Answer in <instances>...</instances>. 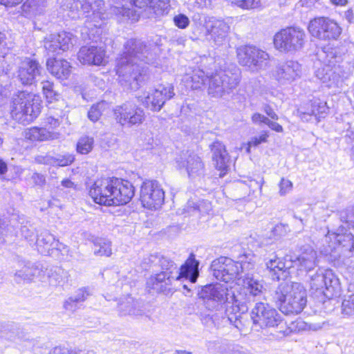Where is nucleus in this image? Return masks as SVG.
Here are the masks:
<instances>
[{
	"mask_svg": "<svg viewBox=\"0 0 354 354\" xmlns=\"http://www.w3.org/2000/svg\"><path fill=\"white\" fill-rule=\"evenodd\" d=\"M59 136L60 134L57 132L36 127L28 129L24 132L25 138L32 142L58 139Z\"/></svg>",
	"mask_w": 354,
	"mask_h": 354,
	"instance_id": "nucleus-27",
	"label": "nucleus"
},
{
	"mask_svg": "<svg viewBox=\"0 0 354 354\" xmlns=\"http://www.w3.org/2000/svg\"><path fill=\"white\" fill-rule=\"evenodd\" d=\"M77 59L82 64L101 66L106 63V51L102 47L84 46L77 53Z\"/></svg>",
	"mask_w": 354,
	"mask_h": 354,
	"instance_id": "nucleus-20",
	"label": "nucleus"
},
{
	"mask_svg": "<svg viewBox=\"0 0 354 354\" xmlns=\"http://www.w3.org/2000/svg\"><path fill=\"white\" fill-rule=\"evenodd\" d=\"M74 159V156L72 154L66 153L62 156H59L57 160L58 164L63 167L71 164Z\"/></svg>",
	"mask_w": 354,
	"mask_h": 354,
	"instance_id": "nucleus-49",
	"label": "nucleus"
},
{
	"mask_svg": "<svg viewBox=\"0 0 354 354\" xmlns=\"http://www.w3.org/2000/svg\"><path fill=\"white\" fill-rule=\"evenodd\" d=\"M107 106V103L104 101L93 104L88 111V118L93 122H97Z\"/></svg>",
	"mask_w": 354,
	"mask_h": 354,
	"instance_id": "nucleus-36",
	"label": "nucleus"
},
{
	"mask_svg": "<svg viewBox=\"0 0 354 354\" xmlns=\"http://www.w3.org/2000/svg\"><path fill=\"white\" fill-rule=\"evenodd\" d=\"M174 87L172 86H159L157 88H151L138 96V99L144 106L153 111H159L166 101L174 96Z\"/></svg>",
	"mask_w": 354,
	"mask_h": 354,
	"instance_id": "nucleus-13",
	"label": "nucleus"
},
{
	"mask_svg": "<svg viewBox=\"0 0 354 354\" xmlns=\"http://www.w3.org/2000/svg\"><path fill=\"white\" fill-rule=\"evenodd\" d=\"M330 2L335 5V6H344L345 5H346V3H348V1L347 0H330Z\"/></svg>",
	"mask_w": 354,
	"mask_h": 354,
	"instance_id": "nucleus-58",
	"label": "nucleus"
},
{
	"mask_svg": "<svg viewBox=\"0 0 354 354\" xmlns=\"http://www.w3.org/2000/svg\"><path fill=\"white\" fill-rule=\"evenodd\" d=\"M41 71L42 67L37 61L26 58L19 66L17 77L23 84L30 85L37 80Z\"/></svg>",
	"mask_w": 354,
	"mask_h": 354,
	"instance_id": "nucleus-19",
	"label": "nucleus"
},
{
	"mask_svg": "<svg viewBox=\"0 0 354 354\" xmlns=\"http://www.w3.org/2000/svg\"><path fill=\"white\" fill-rule=\"evenodd\" d=\"M326 242L331 252L343 248H349V250L354 249V235L351 233L328 232Z\"/></svg>",
	"mask_w": 354,
	"mask_h": 354,
	"instance_id": "nucleus-22",
	"label": "nucleus"
},
{
	"mask_svg": "<svg viewBox=\"0 0 354 354\" xmlns=\"http://www.w3.org/2000/svg\"><path fill=\"white\" fill-rule=\"evenodd\" d=\"M85 24H86V28H88V30L91 32L94 28H96V31L95 32L99 34L100 31V29L102 28V26L100 28H96V27H94L93 26H92V28H88L87 27V24H86V21H85ZM88 35H91V32H88Z\"/></svg>",
	"mask_w": 354,
	"mask_h": 354,
	"instance_id": "nucleus-63",
	"label": "nucleus"
},
{
	"mask_svg": "<svg viewBox=\"0 0 354 354\" xmlns=\"http://www.w3.org/2000/svg\"><path fill=\"white\" fill-rule=\"evenodd\" d=\"M324 285L326 290L324 291V295L326 297H333L337 292L336 283L333 284V280L327 277L324 278Z\"/></svg>",
	"mask_w": 354,
	"mask_h": 354,
	"instance_id": "nucleus-46",
	"label": "nucleus"
},
{
	"mask_svg": "<svg viewBox=\"0 0 354 354\" xmlns=\"http://www.w3.org/2000/svg\"><path fill=\"white\" fill-rule=\"evenodd\" d=\"M113 196V207L129 203L135 194V187L128 178H111Z\"/></svg>",
	"mask_w": 354,
	"mask_h": 354,
	"instance_id": "nucleus-16",
	"label": "nucleus"
},
{
	"mask_svg": "<svg viewBox=\"0 0 354 354\" xmlns=\"http://www.w3.org/2000/svg\"><path fill=\"white\" fill-rule=\"evenodd\" d=\"M351 157L352 160L354 161V145L352 146L351 149Z\"/></svg>",
	"mask_w": 354,
	"mask_h": 354,
	"instance_id": "nucleus-64",
	"label": "nucleus"
},
{
	"mask_svg": "<svg viewBox=\"0 0 354 354\" xmlns=\"http://www.w3.org/2000/svg\"><path fill=\"white\" fill-rule=\"evenodd\" d=\"M308 30L310 34L320 40L337 39L342 32L338 24L328 17H315L309 21Z\"/></svg>",
	"mask_w": 354,
	"mask_h": 354,
	"instance_id": "nucleus-12",
	"label": "nucleus"
},
{
	"mask_svg": "<svg viewBox=\"0 0 354 354\" xmlns=\"http://www.w3.org/2000/svg\"><path fill=\"white\" fill-rule=\"evenodd\" d=\"M227 257H219L214 259L211 263V269L213 274L216 278L224 281L225 277H226L227 269Z\"/></svg>",
	"mask_w": 354,
	"mask_h": 354,
	"instance_id": "nucleus-33",
	"label": "nucleus"
},
{
	"mask_svg": "<svg viewBox=\"0 0 354 354\" xmlns=\"http://www.w3.org/2000/svg\"><path fill=\"white\" fill-rule=\"evenodd\" d=\"M306 106L307 107H301L298 110L301 119L306 121L312 115L317 118H324L328 109L326 102L319 99H314Z\"/></svg>",
	"mask_w": 354,
	"mask_h": 354,
	"instance_id": "nucleus-24",
	"label": "nucleus"
},
{
	"mask_svg": "<svg viewBox=\"0 0 354 354\" xmlns=\"http://www.w3.org/2000/svg\"><path fill=\"white\" fill-rule=\"evenodd\" d=\"M274 302L283 314L295 315L301 313L307 304V293L301 286L292 282L279 283L274 291Z\"/></svg>",
	"mask_w": 354,
	"mask_h": 354,
	"instance_id": "nucleus-4",
	"label": "nucleus"
},
{
	"mask_svg": "<svg viewBox=\"0 0 354 354\" xmlns=\"http://www.w3.org/2000/svg\"><path fill=\"white\" fill-rule=\"evenodd\" d=\"M62 183L64 186L68 187H72V185H73V183L70 181V180L68 178L63 180Z\"/></svg>",
	"mask_w": 354,
	"mask_h": 354,
	"instance_id": "nucleus-61",
	"label": "nucleus"
},
{
	"mask_svg": "<svg viewBox=\"0 0 354 354\" xmlns=\"http://www.w3.org/2000/svg\"><path fill=\"white\" fill-rule=\"evenodd\" d=\"M251 319L254 326L261 329L272 330L279 337L297 333L302 329L300 320L287 325L283 317L277 309L263 302H258L251 311Z\"/></svg>",
	"mask_w": 354,
	"mask_h": 354,
	"instance_id": "nucleus-2",
	"label": "nucleus"
},
{
	"mask_svg": "<svg viewBox=\"0 0 354 354\" xmlns=\"http://www.w3.org/2000/svg\"><path fill=\"white\" fill-rule=\"evenodd\" d=\"M61 123V120L59 118H55L53 116H48L44 120V128H48L49 129H55L57 128Z\"/></svg>",
	"mask_w": 354,
	"mask_h": 354,
	"instance_id": "nucleus-47",
	"label": "nucleus"
},
{
	"mask_svg": "<svg viewBox=\"0 0 354 354\" xmlns=\"http://www.w3.org/2000/svg\"><path fill=\"white\" fill-rule=\"evenodd\" d=\"M155 46H147L140 39H130L124 46L123 53L116 59L115 71L120 84L127 89L136 90L147 77V68L138 61L154 64Z\"/></svg>",
	"mask_w": 354,
	"mask_h": 354,
	"instance_id": "nucleus-1",
	"label": "nucleus"
},
{
	"mask_svg": "<svg viewBox=\"0 0 354 354\" xmlns=\"http://www.w3.org/2000/svg\"><path fill=\"white\" fill-rule=\"evenodd\" d=\"M193 21L195 25L193 33L196 38L208 35L209 39L217 46H221L225 41L230 26L224 20L198 14L194 16Z\"/></svg>",
	"mask_w": 354,
	"mask_h": 354,
	"instance_id": "nucleus-7",
	"label": "nucleus"
},
{
	"mask_svg": "<svg viewBox=\"0 0 354 354\" xmlns=\"http://www.w3.org/2000/svg\"><path fill=\"white\" fill-rule=\"evenodd\" d=\"M301 65L297 61L288 60L278 64L272 71V77L281 84H290L300 78Z\"/></svg>",
	"mask_w": 354,
	"mask_h": 354,
	"instance_id": "nucleus-15",
	"label": "nucleus"
},
{
	"mask_svg": "<svg viewBox=\"0 0 354 354\" xmlns=\"http://www.w3.org/2000/svg\"><path fill=\"white\" fill-rule=\"evenodd\" d=\"M180 167H185L189 176L201 175L204 165L201 158L192 150L183 151L177 158Z\"/></svg>",
	"mask_w": 354,
	"mask_h": 354,
	"instance_id": "nucleus-21",
	"label": "nucleus"
},
{
	"mask_svg": "<svg viewBox=\"0 0 354 354\" xmlns=\"http://www.w3.org/2000/svg\"><path fill=\"white\" fill-rule=\"evenodd\" d=\"M55 41L56 38L54 35L49 36L44 41V47L50 53H59L62 49L59 46H60L59 44Z\"/></svg>",
	"mask_w": 354,
	"mask_h": 354,
	"instance_id": "nucleus-42",
	"label": "nucleus"
},
{
	"mask_svg": "<svg viewBox=\"0 0 354 354\" xmlns=\"http://www.w3.org/2000/svg\"><path fill=\"white\" fill-rule=\"evenodd\" d=\"M212 153V161L215 168L220 171V177L227 174L231 165V159L225 146L216 140L209 145Z\"/></svg>",
	"mask_w": 354,
	"mask_h": 354,
	"instance_id": "nucleus-18",
	"label": "nucleus"
},
{
	"mask_svg": "<svg viewBox=\"0 0 354 354\" xmlns=\"http://www.w3.org/2000/svg\"><path fill=\"white\" fill-rule=\"evenodd\" d=\"M169 0H158L155 3L152 2L149 5V8L153 10L156 17H161L167 15L170 10Z\"/></svg>",
	"mask_w": 354,
	"mask_h": 354,
	"instance_id": "nucleus-34",
	"label": "nucleus"
},
{
	"mask_svg": "<svg viewBox=\"0 0 354 354\" xmlns=\"http://www.w3.org/2000/svg\"><path fill=\"white\" fill-rule=\"evenodd\" d=\"M344 138L348 144L354 145V128L349 126L345 132Z\"/></svg>",
	"mask_w": 354,
	"mask_h": 354,
	"instance_id": "nucleus-51",
	"label": "nucleus"
},
{
	"mask_svg": "<svg viewBox=\"0 0 354 354\" xmlns=\"http://www.w3.org/2000/svg\"><path fill=\"white\" fill-rule=\"evenodd\" d=\"M104 7L102 0H73L68 16L73 19L86 17L88 28H92L93 26L100 28L107 18Z\"/></svg>",
	"mask_w": 354,
	"mask_h": 354,
	"instance_id": "nucleus-6",
	"label": "nucleus"
},
{
	"mask_svg": "<svg viewBox=\"0 0 354 354\" xmlns=\"http://www.w3.org/2000/svg\"><path fill=\"white\" fill-rule=\"evenodd\" d=\"M346 19H348V21L349 22H351L353 19V12L351 11V10H348L346 12Z\"/></svg>",
	"mask_w": 354,
	"mask_h": 354,
	"instance_id": "nucleus-62",
	"label": "nucleus"
},
{
	"mask_svg": "<svg viewBox=\"0 0 354 354\" xmlns=\"http://www.w3.org/2000/svg\"><path fill=\"white\" fill-rule=\"evenodd\" d=\"M240 81L241 73L236 67L218 71L209 79L208 95L216 98L229 95L237 87Z\"/></svg>",
	"mask_w": 354,
	"mask_h": 354,
	"instance_id": "nucleus-8",
	"label": "nucleus"
},
{
	"mask_svg": "<svg viewBox=\"0 0 354 354\" xmlns=\"http://www.w3.org/2000/svg\"><path fill=\"white\" fill-rule=\"evenodd\" d=\"M207 76L205 72L200 69L192 71V73H187L183 78V82L187 88L192 90L201 88L205 83Z\"/></svg>",
	"mask_w": 354,
	"mask_h": 354,
	"instance_id": "nucleus-28",
	"label": "nucleus"
},
{
	"mask_svg": "<svg viewBox=\"0 0 354 354\" xmlns=\"http://www.w3.org/2000/svg\"><path fill=\"white\" fill-rule=\"evenodd\" d=\"M199 276V261L194 253H190L185 262L180 266L176 280L189 279L191 283H196Z\"/></svg>",
	"mask_w": 354,
	"mask_h": 354,
	"instance_id": "nucleus-23",
	"label": "nucleus"
},
{
	"mask_svg": "<svg viewBox=\"0 0 354 354\" xmlns=\"http://www.w3.org/2000/svg\"><path fill=\"white\" fill-rule=\"evenodd\" d=\"M271 129L277 131V132H282L283 131V127L279 124L268 120V122L266 124Z\"/></svg>",
	"mask_w": 354,
	"mask_h": 354,
	"instance_id": "nucleus-56",
	"label": "nucleus"
},
{
	"mask_svg": "<svg viewBox=\"0 0 354 354\" xmlns=\"http://www.w3.org/2000/svg\"><path fill=\"white\" fill-rule=\"evenodd\" d=\"M245 288L252 296L259 295L262 292L263 286L252 277H246L244 280Z\"/></svg>",
	"mask_w": 354,
	"mask_h": 354,
	"instance_id": "nucleus-38",
	"label": "nucleus"
},
{
	"mask_svg": "<svg viewBox=\"0 0 354 354\" xmlns=\"http://www.w3.org/2000/svg\"><path fill=\"white\" fill-rule=\"evenodd\" d=\"M24 0H0V4L6 7H13L21 3Z\"/></svg>",
	"mask_w": 354,
	"mask_h": 354,
	"instance_id": "nucleus-55",
	"label": "nucleus"
},
{
	"mask_svg": "<svg viewBox=\"0 0 354 354\" xmlns=\"http://www.w3.org/2000/svg\"><path fill=\"white\" fill-rule=\"evenodd\" d=\"M171 285V272H159L151 275L147 282V287L149 290H154L157 293H162L170 290Z\"/></svg>",
	"mask_w": 354,
	"mask_h": 354,
	"instance_id": "nucleus-25",
	"label": "nucleus"
},
{
	"mask_svg": "<svg viewBox=\"0 0 354 354\" xmlns=\"http://www.w3.org/2000/svg\"><path fill=\"white\" fill-rule=\"evenodd\" d=\"M48 354H77L74 350L65 347L56 346L53 348Z\"/></svg>",
	"mask_w": 354,
	"mask_h": 354,
	"instance_id": "nucleus-50",
	"label": "nucleus"
},
{
	"mask_svg": "<svg viewBox=\"0 0 354 354\" xmlns=\"http://www.w3.org/2000/svg\"><path fill=\"white\" fill-rule=\"evenodd\" d=\"M76 300L70 299L69 301H67L64 304V308L66 310H71L73 305L75 302H76Z\"/></svg>",
	"mask_w": 354,
	"mask_h": 354,
	"instance_id": "nucleus-60",
	"label": "nucleus"
},
{
	"mask_svg": "<svg viewBox=\"0 0 354 354\" xmlns=\"http://www.w3.org/2000/svg\"><path fill=\"white\" fill-rule=\"evenodd\" d=\"M41 110L40 96L32 93L21 91L13 97L10 114L15 120L26 124L37 118Z\"/></svg>",
	"mask_w": 354,
	"mask_h": 354,
	"instance_id": "nucleus-5",
	"label": "nucleus"
},
{
	"mask_svg": "<svg viewBox=\"0 0 354 354\" xmlns=\"http://www.w3.org/2000/svg\"><path fill=\"white\" fill-rule=\"evenodd\" d=\"M255 46H243L237 49V58L239 63L248 67L252 71V62H254V55H255Z\"/></svg>",
	"mask_w": 354,
	"mask_h": 354,
	"instance_id": "nucleus-30",
	"label": "nucleus"
},
{
	"mask_svg": "<svg viewBox=\"0 0 354 354\" xmlns=\"http://www.w3.org/2000/svg\"><path fill=\"white\" fill-rule=\"evenodd\" d=\"M292 184L289 178H281L279 183V192L285 194L292 189Z\"/></svg>",
	"mask_w": 354,
	"mask_h": 354,
	"instance_id": "nucleus-48",
	"label": "nucleus"
},
{
	"mask_svg": "<svg viewBox=\"0 0 354 354\" xmlns=\"http://www.w3.org/2000/svg\"><path fill=\"white\" fill-rule=\"evenodd\" d=\"M266 267L270 272L276 274L288 270L292 267V263L288 255L282 257H275L268 261Z\"/></svg>",
	"mask_w": 354,
	"mask_h": 354,
	"instance_id": "nucleus-29",
	"label": "nucleus"
},
{
	"mask_svg": "<svg viewBox=\"0 0 354 354\" xmlns=\"http://www.w3.org/2000/svg\"><path fill=\"white\" fill-rule=\"evenodd\" d=\"M306 37L302 28L290 26L276 32L273 44L274 48L281 53H295L304 47Z\"/></svg>",
	"mask_w": 354,
	"mask_h": 354,
	"instance_id": "nucleus-9",
	"label": "nucleus"
},
{
	"mask_svg": "<svg viewBox=\"0 0 354 354\" xmlns=\"http://www.w3.org/2000/svg\"><path fill=\"white\" fill-rule=\"evenodd\" d=\"M252 120L255 124L263 123L266 124L269 119L261 113H256L252 115Z\"/></svg>",
	"mask_w": 354,
	"mask_h": 354,
	"instance_id": "nucleus-52",
	"label": "nucleus"
},
{
	"mask_svg": "<svg viewBox=\"0 0 354 354\" xmlns=\"http://www.w3.org/2000/svg\"><path fill=\"white\" fill-rule=\"evenodd\" d=\"M317 1L318 0H301L303 6H306V7H310L313 6Z\"/></svg>",
	"mask_w": 354,
	"mask_h": 354,
	"instance_id": "nucleus-59",
	"label": "nucleus"
},
{
	"mask_svg": "<svg viewBox=\"0 0 354 354\" xmlns=\"http://www.w3.org/2000/svg\"><path fill=\"white\" fill-rule=\"evenodd\" d=\"M7 171V165L0 159V175L4 174Z\"/></svg>",
	"mask_w": 354,
	"mask_h": 354,
	"instance_id": "nucleus-57",
	"label": "nucleus"
},
{
	"mask_svg": "<svg viewBox=\"0 0 354 354\" xmlns=\"http://www.w3.org/2000/svg\"><path fill=\"white\" fill-rule=\"evenodd\" d=\"M114 118L122 127L139 126L145 118L144 110L135 102L128 101L113 109Z\"/></svg>",
	"mask_w": 354,
	"mask_h": 354,
	"instance_id": "nucleus-11",
	"label": "nucleus"
},
{
	"mask_svg": "<svg viewBox=\"0 0 354 354\" xmlns=\"http://www.w3.org/2000/svg\"><path fill=\"white\" fill-rule=\"evenodd\" d=\"M219 296V291L216 284H207L204 286L201 291V297L203 299L211 300L218 298Z\"/></svg>",
	"mask_w": 354,
	"mask_h": 354,
	"instance_id": "nucleus-37",
	"label": "nucleus"
},
{
	"mask_svg": "<svg viewBox=\"0 0 354 354\" xmlns=\"http://www.w3.org/2000/svg\"><path fill=\"white\" fill-rule=\"evenodd\" d=\"M174 25L180 29H185L189 25V19L184 14L179 13L173 18Z\"/></svg>",
	"mask_w": 354,
	"mask_h": 354,
	"instance_id": "nucleus-44",
	"label": "nucleus"
},
{
	"mask_svg": "<svg viewBox=\"0 0 354 354\" xmlns=\"http://www.w3.org/2000/svg\"><path fill=\"white\" fill-rule=\"evenodd\" d=\"M46 66L48 71L57 79L66 80L71 75V66L65 59H48Z\"/></svg>",
	"mask_w": 354,
	"mask_h": 354,
	"instance_id": "nucleus-26",
	"label": "nucleus"
},
{
	"mask_svg": "<svg viewBox=\"0 0 354 354\" xmlns=\"http://www.w3.org/2000/svg\"><path fill=\"white\" fill-rule=\"evenodd\" d=\"M234 4L243 9H253L260 6V0H236Z\"/></svg>",
	"mask_w": 354,
	"mask_h": 354,
	"instance_id": "nucleus-45",
	"label": "nucleus"
},
{
	"mask_svg": "<svg viewBox=\"0 0 354 354\" xmlns=\"http://www.w3.org/2000/svg\"><path fill=\"white\" fill-rule=\"evenodd\" d=\"M44 95L48 102H53L57 100L58 96L57 92L54 90L53 83L49 81H43L41 82Z\"/></svg>",
	"mask_w": 354,
	"mask_h": 354,
	"instance_id": "nucleus-40",
	"label": "nucleus"
},
{
	"mask_svg": "<svg viewBox=\"0 0 354 354\" xmlns=\"http://www.w3.org/2000/svg\"><path fill=\"white\" fill-rule=\"evenodd\" d=\"M343 313L351 315H354V294L349 295L342 302Z\"/></svg>",
	"mask_w": 354,
	"mask_h": 354,
	"instance_id": "nucleus-43",
	"label": "nucleus"
},
{
	"mask_svg": "<svg viewBox=\"0 0 354 354\" xmlns=\"http://www.w3.org/2000/svg\"><path fill=\"white\" fill-rule=\"evenodd\" d=\"M226 261L227 268L225 270L226 277H225L224 281L228 282L239 277L243 272V267L240 262L234 261L230 258L227 257Z\"/></svg>",
	"mask_w": 354,
	"mask_h": 354,
	"instance_id": "nucleus-32",
	"label": "nucleus"
},
{
	"mask_svg": "<svg viewBox=\"0 0 354 354\" xmlns=\"http://www.w3.org/2000/svg\"><path fill=\"white\" fill-rule=\"evenodd\" d=\"M111 178H96L88 189L93 203L105 207H113V196Z\"/></svg>",
	"mask_w": 354,
	"mask_h": 354,
	"instance_id": "nucleus-14",
	"label": "nucleus"
},
{
	"mask_svg": "<svg viewBox=\"0 0 354 354\" xmlns=\"http://www.w3.org/2000/svg\"><path fill=\"white\" fill-rule=\"evenodd\" d=\"M93 138L88 136L82 137L77 144V151L82 154H87L93 147Z\"/></svg>",
	"mask_w": 354,
	"mask_h": 354,
	"instance_id": "nucleus-39",
	"label": "nucleus"
},
{
	"mask_svg": "<svg viewBox=\"0 0 354 354\" xmlns=\"http://www.w3.org/2000/svg\"><path fill=\"white\" fill-rule=\"evenodd\" d=\"M264 112L272 119L278 120V115L274 111L270 106L268 104H265L263 108Z\"/></svg>",
	"mask_w": 354,
	"mask_h": 354,
	"instance_id": "nucleus-54",
	"label": "nucleus"
},
{
	"mask_svg": "<svg viewBox=\"0 0 354 354\" xmlns=\"http://www.w3.org/2000/svg\"><path fill=\"white\" fill-rule=\"evenodd\" d=\"M97 254L100 256L109 257L111 254V248L109 245L104 244L97 250Z\"/></svg>",
	"mask_w": 354,
	"mask_h": 354,
	"instance_id": "nucleus-53",
	"label": "nucleus"
},
{
	"mask_svg": "<svg viewBox=\"0 0 354 354\" xmlns=\"http://www.w3.org/2000/svg\"><path fill=\"white\" fill-rule=\"evenodd\" d=\"M56 38V42H58L62 51L70 49L73 46V42L75 41L73 35L67 32H62L58 35H54Z\"/></svg>",
	"mask_w": 354,
	"mask_h": 354,
	"instance_id": "nucleus-35",
	"label": "nucleus"
},
{
	"mask_svg": "<svg viewBox=\"0 0 354 354\" xmlns=\"http://www.w3.org/2000/svg\"><path fill=\"white\" fill-rule=\"evenodd\" d=\"M255 55H254V62H252V71L265 69L269 64V55L264 50L257 47L254 49Z\"/></svg>",
	"mask_w": 354,
	"mask_h": 354,
	"instance_id": "nucleus-31",
	"label": "nucleus"
},
{
	"mask_svg": "<svg viewBox=\"0 0 354 354\" xmlns=\"http://www.w3.org/2000/svg\"><path fill=\"white\" fill-rule=\"evenodd\" d=\"M320 67L315 71V76L326 87L334 88L339 92L343 87L344 80L350 75L349 72L342 71L343 66L335 65L340 57L337 56L336 48H328L318 53Z\"/></svg>",
	"mask_w": 354,
	"mask_h": 354,
	"instance_id": "nucleus-3",
	"label": "nucleus"
},
{
	"mask_svg": "<svg viewBox=\"0 0 354 354\" xmlns=\"http://www.w3.org/2000/svg\"><path fill=\"white\" fill-rule=\"evenodd\" d=\"M140 201L143 207L149 210L160 209L165 202V192L161 185L152 178L145 179L141 185Z\"/></svg>",
	"mask_w": 354,
	"mask_h": 354,
	"instance_id": "nucleus-10",
	"label": "nucleus"
},
{
	"mask_svg": "<svg viewBox=\"0 0 354 354\" xmlns=\"http://www.w3.org/2000/svg\"><path fill=\"white\" fill-rule=\"evenodd\" d=\"M268 137V133L267 131H262L259 136H254L248 142L246 151L250 153V148L252 147H257L261 143L266 142Z\"/></svg>",
	"mask_w": 354,
	"mask_h": 354,
	"instance_id": "nucleus-41",
	"label": "nucleus"
},
{
	"mask_svg": "<svg viewBox=\"0 0 354 354\" xmlns=\"http://www.w3.org/2000/svg\"><path fill=\"white\" fill-rule=\"evenodd\" d=\"M153 0H111L113 4L111 10L116 15L127 17L132 20L138 17L134 7L140 8L148 7Z\"/></svg>",
	"mask_w": 354,
	"mask_h": 354,
	"instance_id": "nucleus-17",
	"label": "nucleus"
}]
</instances>
